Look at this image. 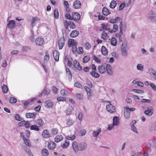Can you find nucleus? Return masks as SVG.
<instances>
[{"label":"nucleus","mask_w":156,"mask_h":156,"mask_svg":"<svg viewBox=\"0 0 156 156\" xmlns=\"http://www.w3.org/2000/svg\"><path fill=\"white\" fill-rule=\"evenodd\" d=\"M101 129L100 128H98L97 131H94L93 132L94 136L96 137L101 132Z\"/></svg>","instance_id":"nucleus-48"},{"label":"nucleus","mask_w":156,"mask_h":156,"mask_svg":"<svg viewBox=\"0 0 156 156\" xmlns=\"http://www.w3.org/2000/svg\"><path fill=\"white\" fill-rule=\"evenodd\" d=\"M77 45H75L72 47V51L73 53H75L77 52Z\"/></svg>","instance_id":"nucleus-54"},{"label":"nucleus","mask_w":156,"mask_h":156,"mask_svg":"<svg viewBox=\"0 0 156 156\" xmlns=\"http://www.w3.org/2000/svg\"><path fill=\"white\" fill-rule=\"evenodd\" d=\"M81 3L79 0H76L73 3V6L75 9H78L81 7Z\"/></svg>","instance_id":"nucleus-13"},{"label":"nucleus","mask_w":156,"mask_h":156,"mask_svg":"<svg viewBox=\"0 0 156 156\" xmlns=\"http://www.w3.org/2000/svg\"><path fill=\"white\" fill-rule=\"evenodd\" d=\"M26 122V121H23L19 122L18 125L19 126H24L25 123Z\"/></svg>","instance_id":"nucleus-61"},{"label":"nucleus","mask_w":156,"mask_h":156,"mask_svg":"<svg viewBox=\"0 0 156 156\" xmlns=\"http://www.w3.org/2000/svg\"><path fill=\"white\" fill-rule=\"evenodd\" d=\"M54 16L56 19H58L59 17V13L58 10L55 9L54 10Z\"/></svg>","instance_id":"nucleus-47"},{"label":"nucleus","mask_w":156,"mask_h":156,"mask_svg":"<svg viewBox=\"0 0 156 156\" xmlns=\"http://www.w3.org/2000/svg\"><path fill=\"white\" fill-rule=\"evenodd\" d=\"M155 14L154 12L152 11H150V13H149L147 15V16L149 19L151 20L154 18L155 17Z\"/></svg>","instance_id":"nucleus-34"},{"label":"nucleus","mask_w":156,"mask_h":156,"mask_svg":"<svg viewBox=\"0 0 156 156\" xmlns=\"http://www.w3.org/2000/svg\"><path fill=\"white\" fill-rule=\"evenodd\" d=\"M64 27L65 29H67L69 26L70 28L75 29L76 28V25L74 23L71 21H68L65 20L63 22Z\"/></svg>","instance_id":"nucleus-1"},{"label":"nucleus","mask_w":156,"mask_h":156,"mask_svg":"<svg viewBox=\"0 0 156 156\" xmlns=\"http://www.w3.org/2000/svg\"><path fill=\"white\" fill-rule=\"evenodd\" d=\"M108 24H102L101 25L102 29L104 30H107L108 27Z\"/></svg>","instance_id":"nucleus-60"},{"label":"nucleus","mask_w":156,"mask_h":156,"mask_svg":"<svg viewBox=\"0 0 156 156\" xmlns=\"http://www.w3.org/2000/svg\"><path fill=\"white\" fill-rule=\"evenodd\" d=\"M30 123L28 121H26V122L25 123L24 126L26 128H28L30 127Z\"/></svg>","instance_id":"nucleus-64"},{"label":"nucleus","mask_w":156,"mask_h":156,"mask_svg":"<svg viewBox=\"0 0 156 156\" xmlns=\"http://www.w3.org/2000/svg\"><path fill=\"white\" fill-rule=\"evenodd\" d=\"M84 88L87 92V95L88 97H90L92 96L91 93V91L90 89V87L87 86H85Z\"/></svg>","instance_id":"nucleus-25"},{"label":"nucleus","mask_w":156,"mask_h":156,"mask_svg":"<svg viewBox=\"0 0 156 156\" xmlns=\"http://www.w3.org/2000/svg\"><path fill=\"white\" fill-rule=\"evenodd\" d=\"M101 38L105 40H107L108 38L107 34L104 30L103 31Z\"/></svg>","instance_id":"nucleus-29"},{"label":"nucleus","mask_w":156,"mask_h":156,"mask_svg":"<svg viewBox=\"0 0 156 156\" xmlns=\"http://www.w3.org/2000/svg\"><path fill=\"white\" fill-rule=\"evenodd\" d=\"M23 140L26 145L29 147H30L31 146V144L30 143V141L29 140L27 139L26 138L23 139Z\"/></svg>","instance_id":"nucleus-43"},{"label":"nucleus","mask_w":156,"mask_h":156,"mask_svg":"<svg viewBox=\"0 0 156 156\" xmlns=\"http://www.w3.org/2000/svg\"><path fill=\"white\" fill-rule=\"evenodd\" d=\"M66 74L68 75L69 80L71 79L72 77V75L71 71L68 68L66 69Z\"/></svg>","instance_id":"nucleus-35"},{"label":"nucleus","mask_w":156,"mask_h":156,"mask_svg":"<svg viewBox=\"0 0 156 156\" xmlns=\"http://www.w3.org/2000/svg\"><path fill=\"white\" fill-rule=\"evenodd\" d=\"M16 23L14 20H11L9 21L7 24V27L9 29H12L14 28L16 26Z\"/></svg>","instance_id":"nucleus-8"},{"label":"nucleus","mask_w":156,"mask_h":156,"mask_svg":"<svg viewBox=\"0 0 156 156\" xmlns=\"http://www.w3.org/2000/svg\"><path fill=\"white\" fill-rule=\"evenodd\" d=\"M106 66L105 65H102L98 66V70L99 73H104L106 72Z\"/></svg>","instance_id":"nucleus-10"},{"label":"nucleus","mask_w":156,"mask_h":156,"mask_svg":"<svg viewBox=\"0 0 156 156\" xmlns=\"http://www.w3.org/2000/svg\"><path fill=\"white\" fill-rule=\"evenodd\" d=\"M84 48L87 50H89L91 48V45L90 44L87 42H85L83 43Z\"/></svg>","instance_id":"nucleus-31"},{"label":"nucleus","mask_w":156,"mask_h":156,"mask_svg":"<svg viewBox=\"0 0 156 156\" xmlns=\"http://www.w3.org/2000/svg\"><path fill=\"white\" fill-rule=\"evenodd\" d=\"M102 13L104 15L107 16L110 14V12L109 10L106 7H105L103 8L102 9Z\"/></svg>","instance_id":"nucleus-24"},{"label":"nucleus","mask_w":156,"mask_h":156,"mask_svg":"<svg viewBox=\"0 0 156 156\" xmlns=\"http://www.w3.org/2000/svg\"><path fill=\"white\" fill-rule=\"evenodd\" d=\"M137 69L138 70L143 71V66L140 64H138L137 66Z\"/></svg>","instance_id":"nucleus-62"},{"label":"nucleus","mask_w":156,"mask_h":156,"mask_svg":"<svg viewBox=\"0 0 156 156\" xmlns=\"http://www.w3.org/2000/svg\"><path fill=\"white\" fill-rule=\"evenodd\" d=\"M73 110V107L71 105H69L65 111L66 115H70L72 114Z\"/></svg>","instance_id":"nucleus-16"},{"label":"nucleus","mask_w":156,"mask_h":156,"mask_svg":"<svg viewBox=\"0 0 156 156\" xmlns=\"http://www.w3.org/2000/svg\"><path fill=\"white\" fill-rule=\"evenodd\" d=\"M30 129L31 130H34L35 131H38L40 130V128L35 124L32 125L30 126Z\"/></svg>","instance_id":"nucleus-32"},{"label":"nucleus","mask_w":156,"mask_h":156,"mask_svg":"<svg viewBox=\"0 0 156 156\" xmlns=\"http://www.w3.org/2000/svg\"><path fill=\"white\" fill-rule=\"evenodd\" d=\"M148 108L144 111V113L147 115L150 116L153 114V109L152 107H150Z\"/></svg>","instance_id":"nucleus-22"},{"label":"nucleus","mask_w":156,"mask_h":156,"mask_svg":"<svg viewBox=\"0 0 156 156\" xmlns=\"http://www.w3.org/2000/svg\"><path fill=\"white\" fill-rule=\"evenodd\" d=\"M121 53L122 55L124 56H126L127 55L126 49L125 47L122 48H121Z\"/></svg>","instance_id":"nucleus-42"},{"label":"nucleus","mask_w":156,"mask_h":156,"mask_svg":"<svg viewBox=\"0 0 156 156\" xmlns=\"http://www.w3.org/2000/svg\"><path fill=\"white\" fill-rule=\"evenodd\" d=\"M79 34V32L76 30L73 31L70 34V37H75Z\"/></svg>","instance_id":"nucleus-28"},{"label":"nucleus","mask_w":156,"mask_h":156,"mask_svg":"<svg viewBox=\"0 0 156 156\" xmlns=\"http://www.w3.org/2000/svg\"><path fill=\"white\" fill-rule=\"evenodd\" d=\"M106 72L107 73L110 75H112L113 74V71L111 66L109 64L106 65Z\"/></svg>","instance_id":"nucleus-6"},{"label":"nucleus","mask_w":156,"mask_h":156,"mask_svg":"<svg viewBox=\"0 0 156 156\" xmlns=\"http://www.w3.org/2000/svg\"><path fill=\"white\" fill-rule=\"evenodd\" d=\"M63 139V137L62 135H58L55 136V141L57 143L59 142Z\"/></svg>","instance_id":"nucleus-23"},{"label":"nucleus","mask_w":156,"mask_h":156,"mask_svg":"<svg viewBox=\"0 0 156 156\" xmlns=\"http://www.w3.org/2000/svg\"><path fill=\"white\" fill-rule=\"evenodd\" d=\"M40 19L37 17H33L32 18V20L31 22V25L32 27H33L35 23V22H36L38 21H39Z\"/></svg>","instance_id":"nucleus-41"},{"label":"nucleus","mask_w":156,"mask_h":156,"mask_svg":"<svg viewBox=\"0 0 156 156\" xmlns=\"http://www.w3.org/2000/svg\"><path fill=\"white\" fill-rule=\"evenodd\" d=\"M69 16V17L67 19L71 20H74L78 21L80 18V14L76 12L73 13L72 16L70 15Z\"/></svg>","instance_id":"nucleus-3"},{"label":"nucleus","mask_w":156,"mask_h":156,"mask_svg":"<svg viewBox=\"0 0 156 156\" xmlns=\"http://www.w3.org/2000/svg\"><path fill=\"white\" fill-rule=\"evenodd\" d=\"M111 44L113 46H116L117 44V41L115 37H112L111 39Z\"/></svg>","instance_id":"nucleus-36"},{"label":"nucleus","mask_w":156,"mask_h":156,"mask_svg":"<svg viewBox=\"0 0 156 156\" xmlns=\"http://www.w3.org/2000/svg\"><path fill=\"white\" fill-rule=\"evenodd\" d=\"M122 30L120 29V31L119 34H116V37H119V41L122 42V38L121 37V36L122 34Z\"/></svg>","instance_id":"nucleus-33"},{"label":"nucleus","mask_w":156,"mask_h":156,"mask_svg":"<svg viewBox=\"0 0 156 156\" xmlns=\"http://www.w3.org/2000/svg\"><path fill=\"white\" fill-rule=\"evenodd\" d=\"M58 132V129L56 128H54L51 129V133L52 135H55L57 134Z\"/></svg>","instance_id":"nucleus-40"},{"label":"nucleus","mask_w":156,"mask_h":156,"mask_svg":"<svg viewBox=\"0 0 156 156\" xmlns=\"http://www.w3.org/2000/svg\"><path fill=\"white\" fill-rule=\"evenodd\" d=\"M118 26L116 24H114L113 25L112 30L113 32H115L118 30Z\"/></svg>","instance_id":"nucleus-52"},{"label":"nucleus","mask_w":156,"mask_h":156,"mask_svg":"<svg viewBox=\"0 0 156 156\" xmlns=\"http://www.w3.org/2000/svg\"><path fill=\"white\" fill-rule=\"evenodd\" d=\"M107 102L110 104L106 105V109L107 111L110 113H114L115 111V107L110 103V101H108Z\"/></svg>","instance_id":"nucleus-4"},{"label":"nucleus","mask_w":156,"mask_h":156,"mask_svg":"<svg viewBox=\"0 0 156 156\" xmlns=\"http://www.w3.org/2000/svg\"><path fill=\"white\" fill-rule=\"evenodd\" d=\"M119 123V118L116 116L114 117L113 119V124L114 126H116L118 125Z\"/></svg>","instance_id":"nucleus-30"},{"label":"nucleus","mask_w":156,"mask_h":156,"mask_svg":"<svg viewBox=\"0 0 156 156\" xmlns=\"http://www.w3.org/2000/svg\"><path fill=\"white\" fill-rule=\"evenodd\" d=\"M44 59L46 60H48L49 59V55L48 51L45 52V55L44 57Z\"/></svg>","instance_id":"nucleus-56"},{"label":"nucleus","mask_w":156,"mask_h":156,"mask_svg":"<svg viewBox=\"0 0 156 156\" xmlns=\"http://www.w3.org/2000/svg\"><path fill=\"white\" fill-rule=\"evenodd\" d=\"M45 106L47 108H50L53 106V103L50 100H48L45 101Z\"/></svg>","instance_id":"nucleus-21"},{"label":"nucleus","mask_w":156,"mask_h":156,"mask_svg":"<svg viewBox=\"0 0 156 156\" xmlns=\"http://www.w3.org/2000/svg\"><path fill=\"white\" fill-rule=\"evenodd\" d=\"M101 52L103 55H106L108 53L107 49L104 46L101 47Z\"/></svg>","instance_id":"nucleus-26"},{"label":"nucleus","mask_w":156,"mask_h":156,"mask_svg":"<svg viewBox=\"0 0 156 156\" xmlns=\"http://www.w3.org/2000/svg\"><path fill=\"white\" fill-rule=\"evenodd\" d=\"M117 5V3L114 0H112L109 5L110 7L112 9H114Z\"/></svg>","instance_id":"nucleus-39"},{"label":"nucleus","mask_w":156,"mask_h":156,"mask_svg":"<svg viewBox=\"0 0 156 156\" xmlns=\"http://www.w3.org/2000/svg\"><path fill=\"white\" fill-rule=\"evenodd\" d=\"M57 100L58 101H66V98L63 97H59L57 98Z\"/></svg>","instance_id":"nucleus-59"},{"label":"nucleus","mask_w":156,"mask_h":156,"mask_svg":"<svg viewBox=\"0 0 156 156\" xmlns=\"http://www.w3.org/2000/svg\"><path fill=\"white\" fill-rule=\"evenodd\" d=\"M79 145V149L80 151L85 150L87 148V144L84 142H80Z\"/></svg>","instance_id":"nucleus-7"},{"label":"nucleus","mask_w":156,"mask_h":156,"mask_svg":"<svg viewBox=\"0 0 156 156\" xmlns=\"http://www.w3.org/2000/svg\"><path fill=\"white\" fill-rule=\"evenodd\" d=\"M35 43L36 44L39 46H42L44 43V40L41 37H39L35 39Z\"/></svg>","instance_id":"nucleus-9"},{"label":"nucleus","mask_w":156,"mask_h":156,"mask_svg":"<svg viewBox=\"0 0 156 156\" xmlns=\"http://www.w3.org/2000/svg\"><path fill=\"white\" fill-rule=\"evenodd\" d=\"M17 101L16 99L14 97H11L9 99V102L11 103H15Z\"/></svg>","instance_id":"nucleus-51"},{"label":"nucleus","mask_w":156,"mask_h":156,"mask_svg":"<svg viewBox=\"0 0 156 156\" xmlns=\"http://www.w3.org/2000/svg\"><path fill=\"white\" fill-rule=\"evenodd\" d=\"M77 43L75 41L74 39H70L68 42V46L69 47H72L75 45H77Z\"/></svg>","instance_id":"nucleus-15"},{"label":"nucleus","mask_w":156,"mask_h":156,"mask_svg":"<svg viewBox=\"0 0 156 156\" xmlns=\"http://www.w3.org/2000/svg\"><path fill=\"white\" fill-rule=\"evenodd\" d=\"M41 154L44 156H47L49 154L48 151L46 149H43L41 151Z\"/></svg>","instance_id":"nucleus-37"},{"label":"nucleus","mask_w":156,"mask_h":156,"mask_svg":"<svg viewBox=\"0 0 156 156\" xmlns=\"http://www.w3.org/2000/svg\"><path fill=\"white\" fill-rule=\"evenodd\" d=\"M2 89L3 92L4 94H6L8 91L7 86L5 85H3L2 86Z\"/></svg>","instance_id":"nucleus-38"},{"label":"nucleus","mask_w":156,"mask_h":156,"mask_svg":"<svg viewBox=\"0 0 156 156\" xmlns=\"http://www.w3.org/2000/svg\"><path fill=\"white\" fill-rule=\"evenodd\" d=\"M42 135L43 137L45 138H48L50 137V134L48 131L46 130H44L43 131L42 133Z\"/></svg>","instance_id":"nucleus-19"},{"label":"nucleus","mask_w":156,"mask_h":156,"mask_svg":"<svg viewBox=\"0 0 156 156\" xmlns=\"http://www.w3.org/2000/svg\"><path fill=\"white\" fill-rule=\"evenodd\" d=\"M30 48L28 46H24L23 47L22 51L23 52H27L28 51L30 50Z\"/></svg>","instance_id":"nucleus-50"},{"label":"nucleus","mask_w":156,"mask_h":156,"mask_svg":"<svg viewBox=\"0 0 156 156\" xmlns=\"http://www.w3.org/2000/svg\"><path fill=\"white\" fill-rule=\"evenodd\" d=\"M75 138V135H70L68 136L67 137V139L68 140H73Z\"/></svg>","instance_id":"nucleus-57"},{"label":"nucleus","mask_w":156,"mask_h":156,"mask_svg":"<svg viewBox=\"0 0 156 156\" xmlns=\"http://www.w3.org/2000/svg\"><path fill=\"white\" fill-rule=\"evenodd\" d=\"M90 59V57L89 55L85 56L83 59V62L84 63H87Z\"/></svg>","instance_id":"nucleus-44"},{"label":"nucleus","mask_w":156,"mask_h":156,"mask_svg":"<svg viewBox=\"0 0 156 156\" xmlns=\"http://www.w3.org/2000/svg\"><path fill=\"white\" fill-rule=\"evenodd\" d=\"M59 53L57 50H55L53 52V56L55 60L56 61H58L59 60Z\"/></svg>","instance_id":"nucleus-18"},{"label":"nucleus","mask_w":156,"mask_h":156,"mask_svg":"<svg viewBox=\"0 0 156 156\" xmlns=\"http://www.w3.org/2000/svg\"><path fill=\"white\" fill-rule=\"evenodd\" d=\"M70 12V10L69 7H66L65 9V16L67 19L69 17V16L70 15L69 14Z\"/></svg>","instance_id":"nucleus-27"},{"label":"nucleus","mask_w":156,"mask_h":156,"mask_svg":"<svg viewBox=\"0 0 156 156\" xmlns=\"http://www.w3.org/2000/svg\"><path fill=\"white\" fill-rule=\"evenodd\" d=\"M73 123V121L72 119H69L66 121V124L69 126H71Z\"/></svg>","instance_id":"nucleus-55"},{"label":"nucleus","mask_w":156,"mask_h":156,"mask_svg":"<svg viewBox=\"0 0 156 156\" xmlns=\"http://www.w3.org/2000/svg\"><path fill=\"white\" fill-rule=\"evenodd\" d=\"M26 116L27 118H31L33 119H34L36 117V114L34 113H27L26 114Z\"/></svg>","instance_id":"nucleus-20"},{"label":"nucleus","mask_w":156,"mask_h":156,"mask_svg":"<svg viewBox=\"0 0 156 156\" xmlns=\"http://www.w3.org/2000/svg\"><path fill=\"white\" fill-rule=\"evenodd\" d=\"M150 73L151 75H152L153 78L156 80V72L154 70L151 69Z\"/></svg>","instance_id":"nucleus-49"},{"label":"nucleus","mask_w":156,"mask_h":156,"mask_svg":"<svg viewBox=\"0 0 156 156\" xmlns=\"http://www.w3.org/2000/svg\"><path fill=\"white\" fill-rule=\"evenodd\" d=\"M56 144L53 141H50L48 143V147L49 149L53 150L56 147Z\"/></svg>","instance_id":"nucleus-17"},{"label":"nucleus","mask_w":156,"mask_h":156,"mask_svg":"<svg viewBox=\"0 0 156 156\" xmlns=\"http://www.w3.org/2000/svg\"><path fill=\"white\" fill-rule=\"evenodd\" d=\"M80 143H78L76 141H74L72 144V147L74 151L76 152L79 151V149Z\"/></svg>","instance_id":"nucleus-12"},{"label":"nucleus","mask_w":156,"mask_h":156,"mask_svg":"<svg viewBox=\"0 0 156 156\" xmlns=\"http://www.w3.org/2000/svg\"><path fill=\"white\" fill-rule=\"evenodd\" d=\"M15 119L16 120L18 121H21L22 120V118L20 117V116L18 114H16L15 116Z\"/></svg>","instance_id":"nucleus-53"},{"label":"nucleus","mask_w":156,"mask_h":156,"mask_svg":"<svg viewBox=\"0 0 156 156\" xmlns=\"http://www.w3.org/2000/svg\"><path fill=\"white\" fill-rule=\"evenodd\" d=\"M91 68L92 71L90 72V74L93 77L95 78H98L100 76V75L96 72V68L94 64H92Z\"/></svg>","instance_id":"nucleus-2"},{"label":"nucleus","mask_w":156,"mask_h":156,"mask_svg":"<svg viewBox=\"0 0 156 156\" xmlns=\"http://www.w3.org/2000/svg\"><path fill=\"white\" fill-rule=\"evenodd\" d=\"M124 115L126 119H128L130 117V113L127 110L125 109L124 111Z\"/></svg>","instance_id":"nucleus-46"},{"label":"nucleus","mask_w":156,"mask_h":156,"mask_svg":"<svg viewBox=\"0 0 156 156\" xmlns=\"http://www.w3.org/2000/svg\"><path fill=\"white\" fill-rule=\"evenodd\" d=\"M86 133V130L85 129L81 130L80 131V134L81 136L85 135Z\"/></svg>","instance_id":"nucleus-63"},{"label":"nucleus","mask_w":156,"mask_h":156,"mask_svg":"<svg viewBox=\"0 0 156 156\" xmlns=\"http://www.w3.org/2000/svg\"><path fill=\"white\" fill-rule=\"evenodd\" d=\"M35 124L39 128L42 126L44 124V122L41 119H39L34 121Z\"/></svg>","instance_id":"nucleus-14"},{"label":"nucleus","mask_w":156,"mask_h":156,"mask_svg":"<svg viewBox=\"0 0 156 156\" xmlns=\"http://www.w3.org/2000/svg\"><path fill=\"white\" fill-rule=\"evenodd\" d=\"M73 66L75 68L78 70L81 71L82 69L81 66L76 60H74L73 61Z\"/></svg>","instance_id":"nucleus-5"},{"label":"nucleus","mask_w":156,"mask_h":156,"mask_svg":"<svg viewBox=\"0 0 156 156\" xmlns=\"http://www.w3.org/2000/svg\"><path fill=\"white\" fill-rule=\"evenodd\" d=\"M65 39L63 37L61 38L58 41V45L59 48L62 49L64 46Z\"/></svg>","instance_id":"nucleus-11"},{"label":"nucleus","mask_w":156,"mask_h":156,"mask_svg":"<svg viewBox=\"0 0 156 156\" xmlns=\"http://www.w3.org/2000/svg\"><path fill=\"white\" fill-rule=\"evenodd\" d=\"M83 49L82 47H79L78 48V50L77 52L78 54H82L83 53Z\"/></svg>","instance_id":"nucleus-58"},{"label":"nucleus","mask_w":156,"mask_h":156,"mask_svg":"<svg viewBox=\"0 0 156 156\" xmlns=\"http://www.w3.org/2000/svg\"><path fill=\"white\" fill-rule=\"evenodd\" d=\"M69 145V142L67 141L65 142L61 145V147L63 148H67Z\"/></svg>","instance_id":"nucleus-45"}]
</instances>
